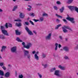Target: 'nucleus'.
<instances>
[{
    "label": "nucleus",
    "mask_w": 78,
    "mask_h": 78,
    "mask_svg": "<svg viewBox=\"0 0 78 78\" xmlns=\"http://www.w3.org/2000/svg\"><path fill=\"white\" fill-rule=\"evenodd\" d=\"M62 28L63 31L64 33H67V32H68V30H67L66 29H68V30H70L71 31H73L70 27L67 26H64L63 27H62Z\"/></svg>",
    "instance_id": "f257e3e1"
},
{
    "label": "nucleus",
    "mask_w": 78,
    "mask_h": 78,
    "mask_svg": "<svg viewBox=\"0 0 78 78\" xmlns=\"http://www.w3.org/2000/svg\"><path fill=\"white\" fill-rule=\"evenodd\" d=\"M0 29L2 31V32L4 35L5 36H9V35L7 31L5 30V27L3 26H1L0 27Z\"/></svg>",
    "instance_id": "f03ea898"
},
{
    "label": "nucleus",
    "mask_w": 78,
    "mask_h": 78,
    "mask_svg": "<svg viewBox=\"0 0 78 78\" xmlns=\"http://www.w3.org/2000/svg\"><path fill=\"white\" fill-rule=\"evenodd\" d=\"M24 57H27L29 59L31 58V55L29 54V51L27 50H24Z\"/></svg>",
    "instance_id": "7ed1b4c3"
},
{
    "label": "nucleus",
    "mask_w": 78,
    "mask_h": 78,
    "mask_svg": "<svg viewBox=\"0 0 78 78\" xmlns=\"http://www.w3.org/2000/svg\"><path fill=\"white\" fill-rule=\"evenodd\" d=\"M67 17L66 18V19L68 20H69L72 23H73V24L75 23V21L74 18L70 17L69 15H67Z\"/></svg>",
    "instance_id": "20e7f679"
},
{
    "label": "nucleus",
    "mask_w": 78,
    "mask_h": 78,
    "mask_svg": "<svg viewBox=\"0 0 78 78\" xmlns=\"http://www.w3.org/2000/svg\"><path fill=\"white\" fill-rule=\"evenodd\" d=\"M22 45H23L24 48H27V49H29L31 47V45H32V44L31 43H28L27 45H26L25 44L24 42L22 43Z\"/></svg>",
    "instance_id": "39448f33"
},
{
    "label": "nucleus",
    "mask_w": 78,
    "mask_h": 78,
    "mask_svg": "<svg viewBox=\"0 0 78 78\" xmlns=\"http://www.w3.org/2000/svg\"><path fill=\"white\" fill-rule=\"evenodd\" d=\"M25 30L29 35H33V32H32V31H31V30H30V29H29V28H28V27H26Z\"/></svg>",
    "instance_id": "423d86ee"
},
{
    "label": "nucleus",
    "mask_w": 78,
    "mask_h": 78,
    "mask_svg": "<svg viewBox=\"0 0 78 78\" xmlns=\"http://www.w3.org/2000/svg\"><path fill=\"white\" fill-rule=\"evenodd\" d=\"M60 72V71L59 70H55L54 73V75H56V76H59L61 77V75L59 74V73Z\"/></svg>",
    "instance_id": "0eeeda50"
},
{
    "label": "nucleus",
    "mask_w": 78,
    "mask_h": 78,
    "mask_svg": "<svg viewBox=\"0 0 78 78\" xmlns=\"http://www.w3.org/2000/svg\"><path fill=\"white\" fill-rule=\"evenodd\" d=\"M51 37V33H50L48 34V35L45 37L46 40H50Z\"/></svg>",
    "instance_id": "6e6552de"
},
{
    "label": "nucleus",
    "mask_w": 78,
    "mask_h": 78,
    "mask_svg": "<svg viewBox=\"0 0 78 78\" xmlns=\"http://www.w3.org/2000/svg\"><path fill=\"white\" fill-rule=\"evenodd\" d=\"M11 51L12 53H16L17 51V47H13L11 48Z\"/></svg>",
    "instance_id": "1a4fd4ad"
},
{
    "label": "nucleus",
    "mask_w": 78,
    "mask_h": 78,
    "mask_svg": "<svg viewBox=\"0 0 78 78\" xmlns=\"http://www.w3.org/2000/svg\"><path fill=\"white\" fill-rule=\"evenodd\" d=\"M63 50H64L66 52L69 51V48L67 46H64L63 48Z\"/></svg>",
    "instance_id": "9d476101"
},
{
    "label": "nucleus",
    "mask_w": 78,
    "mask_h": 78,
    "mask_svg": "<svg viewBox=\"0 0 78 78\" xmlns=\"http://www.w3.org/2000/svg\"><path fill=\"white\" fill-rule=\"evenodd\" d=\"M76 6H68V7L69 9H70L71 11H73V9H75V8Z\"/></svg>",
    "instance_id": "9b49d317"
},
{
    "label": "nucleus",
    "mask_w": 78,
    "mask_h": 78,
    "mask_svg": "<svg viewBox=\"0 0 78 78\" xmlns=\"http://www.w3.org/2000/svg\"><path fill=\"white\" fill-rule=\"evenodd\" d=\"M4 76L5 78H9L10 76V73L9 72H6L4 75Z\"/></svg>",
    "instance_id": "f8f14e48"
},
{
    "label": "nucleus",
    "mask_w": 78,
    "mask_h": 78,
    "mask_svg": "<svg viewBox=\"0 0 78 78\" xmlns=\"http://www.w3.org/2000/svg\"><path fill=\"white\" fill-rule=\"evenodd\" d=\"M20 17L21 18V19H24L25 17V14L22 13H20Z\"/></svg>",
    "instance_id": "ddd939ff"
},
{
    "label": "nucleus",
    "mask_w": 78,
    "mask_h": 78,
    "mask_svg": "<svg viewBox=\"0 0 78 78\" xmlns=\"http://www.w3.org/2000/svg\"><path fill=\"white\" fill-rule=\"evenodd\" d=\"M58 67L59 69L62 70H66V68L64 66H62L61 65H59Z\"/></svg>",
    "instance_id": "4468645a"
},
{
    "label": "nucleus",
    "mask_w": 78,
    "mask_h": 78,
    "mask_svg": "<svg viewBox=\"0 0 78 78\" xmlns=\"http://www.w3.org/2000/svg\"><path fill=\"white\" fill-rule=\"evenodd\" d=\"M34 58L35 59H36L37 61H39V56H38L36 54H35L34 55Z\"/></svg>",
    "instance_id": "2eb2a0df"
},
{
    "label": "nucleus",
    "mask_w": 78,
    "mask_h": 78,
    "mask_svg": "<svg viewBox=\"0 0 78 78\" xmlns=\"http://www.w3.org/2000/svg\"><path fill=\"white\" fill-rule=\"evenodd\" d=\"M15 33L16 35H20V34H21L20 32H19L18 30H15Z\"/></svg>",
    "instance_id": "dca6fc26"
},
{
    "label": "nucleus",
    "mask_w": 78,
    "mask_h": 78,
    "mask_svg": "<svg viewBox=\"0 0 78 78\" xmlns=\"http://www.w3.org/2000/svg\"><path fill=\"white\" fill-rule=\"evenodd\" d=\"M27 6H28V7H29V8H27V11H30L31 10V8H32V7H31V5H27Z\"/></svg>",
    "instance_id": "f3484780"
},
{
    "label": "nucleus",
    "mask_w": 78,
    "mask_h": 78,
    "mask_svg": "<svg viewBox=\"0 0 78 78\" xmlns=\"http://www.w3.org/2000/svg\"><path fill=\"white\" fill-rule=\"evenodd\" d=\"M41 56L42 58H45L47 56V54L44 53H42Z\"/></svg>",
    "instance_id": "a211bd4d"
},
{
    "label": "nucleus",
    "mask_w": 78,
    "mask_h": 78,
    "mask_svg": "<svg viewBox=\"0 0 78 78\" xmlns=\"http://www.w3.org/2000/svg\"><path fill=\"white\" fill-rule=\"evenodd\" d=\"M59 10L61 13H62V12H63L64 10V7L63 6L62 7L61 9H59Z\"/></svg>",
    "instance_id": "6ab92c4d"
},
{
    "label": "nucleus",
    "mask_w": 78,
    "mask_h": 78,
    "mask_svg": "<svg viewBox=\"0 0 78 78\" xmlns=\"http://www.w3.org/2000/svg\"><path fill=\"white\" fill-rule=\"evenodd\" d=\"M0 38L1 39H6V38L3 35H1L0 36Z\"/></svg>",
    "instance_id": "aec40b11"
},
{
    "label": "nucleus",
    "mask_w": 78,
    "mask_h": 78,
    "mask_svg": "<svg viewBox=\"0 0 78 78\" xmlns=\"http://www.w3.org/2000/svg\"><path fill=\"white\" fill-rule=\"evenodd\" d=\"M0 75L2 76H4V72L1 70H0Z\"/></svg>",
    "instance_id": "412c9836"
},
{
    "label": "nucleus",
    "mask_w": 78,
    "mask_h": 78,
    "mask_svg": "<svg viewBox=\"0 0 78 78\" xmlns=\"http://www.w3.org/2000/svg\"><path fill=\"white\" fill-rule=\"evenodd\" d=\"M55 50L56 51L58 50V44L55 43Z\"/></svg>",
    "instance_id": "4be33fe9"
},
{
    "label": "nucleus",
    "mask_w": 78,
    "mask_h": 78,
    "mask_svg": "<svg viewBox=\"0 0 78 78\" xmlns=\"http://www.w3.org/2000/svg\"><path fill=\"white\" fill-rule=\"evenodd\" d=\"M55 70H56V68L55 67H54V68H52L50 70V72H54V71H55Z\"/></svg>",
    "instance_id": "5701e85b"
},
{
    "label": "nucleus",
    "mask_w": 78,
    "mask_h": 78,
    "mask_svg": "<svg viewBox=\"0 0 78 78\" xmlns=\"http://www.w3.org/2000/svg\"><path fill=\"white\" fill-rule=\"evenodd\" d=\"M42 66H44V69H46L47 67V66H48V65L47 64H42Z\"/></svg>",
    "instance_id": "b1692460"
},
{
    "label": "nucleus",
    "mask_w": 78,
    "mask_h": 78,
    "mask_svg": "<svg viewBox=\"0 0 78 78\" xmlns=\"http://www.w3.org/2000/svg\"><path fill=\"white\" fill-rule=\"evenodd\" d=\"M6 46H2V49L1 50L2 52L3 51V50H5V49H6Z\"/></svg>",
    "instance_id": "393cba45"
},
{
    "label": "nucleus",
    "mask_w": 78,
    "mask_h": 78,
    "mask_svg": "<svg viewBox=\"0 0 78 78\" xmlns=\"http://www.w3.org/2000/svg\"><path fill=\"white\" fill-rule=\"evenodd\" d=\"M16 25L17 27H21L22 26V23H16Z\"/></svg>",
    "instance_id": "a878e982"
},
{
    "label": "nucleus",
    "mask_w": 78,
    "mask_h": 78,
    "mask_svg": "<svg viewBox=\"0 0 78 78\" xmlns=\"http://www.w3.org/2000/svg\"><path fill=\"white\" fill-rule=\"evenodd\" d=\"M73 1V0H68L67 2V3H68V4H71Z\"/></svg>",
    "instance_id": "bb28decb"
},
{
    "label": "nucleus",
    "mask_w": 78,
    "mask_h": 78,
    "mask_svg": "<svg viewBox=\"0 0 78 78\" xmlns=\"http://www.w3.org/2000/svg\"><path fill=\"white\" fill-rule=\"evenodd\" d=\"M37 74L39 76V77L40 78H42V75H41V73H37Z\"/></svg>",
    "instance_id": "cd10ccee"
},
{
    "label": "nucleus",
    "mask_w": 78,
    "mask_h": 78,
    "mask_svg": "<svg viewBox=\"0 0 78 78\" xmlns=\"http://www.w3.org/2000/svg\"><path fill=\"white\" fill-rule=\"evenodd\" d=\"M17 6L16 5L14 7L12 11H15L16 10V9H17Z\"/></svg>",
    "instance_id": "c85d7f7f"
},
{
    "label": "nucleus",
    "mask_w": 78,
    "mask_h": 78,
    "mask_svg": "<svg viewBox=\"0 0 78 78\" xmlns=\"http://www.w3.org/2000/svg\"><path fill=\"white\" fill-rule=\"evenodd\" d=\"M8 26L10 28H12V25L11 23H8Z\"/></svg>",
    "instance_id": "c756f323"
},
{
    "label": "nucleus",
    "mask_w": 78,
    "mask_h": 78,
    "mask_svg": "<svg viewBox=\"0 0 78 78\" xmlns=\"http://www.w3.org/2000/svg\"><path fill=\"white\" fill-rule=\"evenodd\" d=\"M19 78H25V77H23V76L22 74L19 75Z\"/></svg>",
    "instance_id": "7c9ffc66"
},
{
    "label": "nucleus",
    "mask_w": 78,
    "mask_h": 78,
    "mask_svg": "<svg viewBox=\"0 0 78 78\" xmlns=\"http://www.w3.org/2000/svg\"><path fill=\"white\" fill-rule=\"evenodd\" d=\"M16 40L18 42H22V40H20V39L19 37H17L16 38Z\"/></svg>",
    "instance_id": "2f4dec72"
},
{
    "label": "nucleus",
    "mask_w": 78,
    "mask_h": 78,
    "mask_svg": "<svg viewBox=\"0 0 78 78\" xmlns=\"http://www.w3.org/2000/svg\"><path fill=\"white\" fill-rule=\"evenodd\" d=\"M43 17H45L47 16V17H48V14L47 13H43L42 14Z\"/></svg>",
    "instance_id": "473e14b6"
},
{
    "label": "nucleus",
    "mask_w": 78,
    "mask_h": 78,
    "mask_svg": "<svg viewBox=\"0 0 78 78\" xmlns=\"http://www.w3.org/2000/svg\"><path fill=\"white\" fill-rule=\"evenodd\" d=\"M64 59H69V57L67 56H64Z\"/></svg>",
    "instance_id": "72a5a7b5"
},
{
    "label": "nucleus",
    "mask_w": 78,
    "mask_h": 78,
    "mask_svg": "<svg viewBox=\"0 0 78 78\" xmlns=\"http://www.w3.org/2000/svg\"><path fill=\"white\" fill-rule=\"evenodd\" d=\"M55 15H56V16L57 17H59V18H62V16H59L57 14H56Z\"/></svg>",
    "instance_id": "f704fd0d"
},
{
    "label": "nucleus",
    "mask_w": 78,
    "mask_h": 78,
    "mask_svg": "<svg viewBox=\"0 0 78 78\" xmlns=\"http://www.w3.org/2000/svg\"><path fill=\"white\" fill-rule=\"evenodd\" d=\"M75 10L76 12H77V13H78V7L76 6L75 9Z\"/></svg>",
    "instance_id": "c9c22d12"
},
{
    "label": "nucleus",
    "mask_w": 78,
    "mask_h": 78,
    "mask_svg": "<svg viewBox=\"0 0 78 78\" xmlns=\"http://www.w3.org/2000/svg\"><path fill=\"white\" fill-rule=\"evenodd\" d=\"M44 17H41L40 18V20H41V22H42V21H44Z\"/></svg>",
    "instance_id": "e433bc0d"
},
{
    "label": "nucleus",
    "mask_w": 78,
    "mask_h": 78,
    "mask_svg": "<svg viewBox=\"0 0 78 78\" xmlns=\"http://www.w3.org/2000/svg\"><path fill=\"white\" fill-rule=\"evenodd\" d=\"M24 25H29V23H28V22H25V23L23 24Z\"/></svg>",
    "instance_id": "4c0bfd02"
},
{
    "label": "nucleus",
    "mask_w": 78,
    "mask_h": 78,
    "mask_svg": "<svg viewBox=\"0 0 78 78\" xmlns=\"http://www.w3.org/2000/svg\"><path fill=\"white\" fill-rule=\"evenodd\" d=\"M30 16H32L33 17H34L35 15H34V13H30L29 14Z\"/></svg>",
    "instance_id": "58836bf2"
},
{
    "label": "nucleus",
    "mask_w": 78,
    "mask_h": 78,
    "mask_svg": "<svg viewBox=\"0 0 78 78\" xmlns=\"http://www.w3.org/2000/svg\"><path fill=\"white\" fill-rule=\"evenodd\" d=\"M63 22H65V23H68L67 21V20H66L65 19H63Z\"/></svg>",
    "instance_id": "ea45409f"
},
{
    "label": "nucleus",
    "mask_w": 78,
    "mask_h": 78,
    "mask_svg": "<svg viewBox=\"0 0 78 78\" xmlns=\"http://www.w3.org/2000/svg\"><path fill=\"white\" fill-rule=\"evenodd\" d=\"M2 69H3V70H6V67L4 66H2Z\"/></svg>",
    "instance_id": "a19ab883"
},
{
    "label": "nucleus",
    "mask_w": 78,
    "mask_h": 78,
    "mask_svg": "<svg viewBox=\"0 0 78 78\" xmlns=\"http://www.w3.org/2000/svg\"><path fill=\"white\" fill-rule=\"evenodd\" d=\"M4 66V62H1L0 63V66L1 67H2V66Z\"/></svg>",
    "instance_id": "79ce46f5"
},
{
    "label": "nucleus",
    "mask_w": 78,
    "mask_h": 78,
    "mask_svg": "<svg viewBox=\"0 0 78 78\" xmlns=\"http://www.w3.org/2000/svg\"><path fill=\"white\" fill-rule=\"evenodd\" d=\"M29 22L32 25H34V23L32 21L30 20L29 21Z\"/></svg>",
    "instance_id": "37998d69"
},
{
    "label": "nucleus",
    "mask_w": 78,
    "mask_h": 78,
    "mask_svg": "<svg viewBox=\"0 0 78 78\" xmlns=\"http://www.w3.org/2000/svg\"><path fill=\"white\" fill-rule=\"evenodd\" d=\"M33 20L35 22H38L39 21V20H36L35 19H34Z\"/></svg>",
    "instance_id": "c03bdc74"
},
{
    "label": "nucleus",
    "mask_w": 78,
    "mask_h": 78,
    "mask_svg": "<svg viewBox=\"0 0 78 78\" xmlns=\"http://www.w3.org/2000/svg\"><path fill=\"white\" fill-rule=\"evenodd\" d=\"M54 9H55V10H56V11H57L58 10V7L56 6H54Z\"/></svg>",
    "instance_id": "a18cd8bd"
},
{
    "label": "nucleus",
    "mask_w": 78,
    "mask_h": 78,
    "mask_svg": "<svg viewBox=\"0 0 78 78\" xmlns=\"http://www.w3.org/2000/svg\"><path fill=\"white\" fill-rule=\"evenodd\" d=\"M56 4H57V5H61V2H60V1H58L56 2Z\"/></svg>",
    "instance_id": "49530a36"
},
{
    "label": "nucleus",
    "mask_w": 78,
    "mask_h": 78,
    "mask_svg": "<svg viewBox=\"0 0 78 78\" xmlns=\"http://www.w3.org/2000/svg\"><path fill=\"white\" fill-rule=\"evenodd\" d=\"M5 27L7 28H8V23H5Z\"/></svg>",
    "instance_id": "de8ad7c7"
},
{
    "label": "nucleus",
    "mask_w": 78,
    "mask_h": 78,
    "mask_svg": "<svg viewBox=\"0 0 78 78\" xmlns=\"http://www.w3.org/2000/svg\"><path fill=\"white\" fill-rule=\"evenodd\" d=\"M75 49H76V50H78V44L76 45V46L75 47Z\"/></svg>",
    "instance_id": "09e8293b"
},
{
    "label": "nucleus",
    "mask_w": 78,
    "mask_h": 78,
    "mask_svg": "<svg viewBox=\"0 0 78 78\" xmlns=\"http://www.w3.org/2000/svg\"><path fill=\"white\" fill-rule=\"evenodd\" d=\"M36 5H37V6H42V4L41 3H38Z\"/></svg>",
    "instance_id": "8fccbe9b"
},
{
    "label": "nucleus",
    "mask_w": 78,
    "mask_h": 78,
    "mask_svg": "<svg viewBox=\"0 0 78 78\" xmlns=\"http://www.w3.org/2000/svg\"><path fill=\"white\" fill-rule=\"evenodd\" d=\"M56 22H60V20H59L58 19H57L56 20Z\"/></svg>",
    "instance_id": "3c124183"
},
{
    "label": "nucleus",
    "mask_w": 78,
    "mask_h": 78,
    "mask_svg": "<svg viewBox=\"0 0 78 78\" xmlns=\"http://www.w3.org/2000/svg\"><path fill=\"white\" fill-rule=\"evenodd\" d=\"M59 38L60 39H61V40H62V36H59Z\"/></svg>",
    "instance_id": "603ef678"
},
{
    "label": "nucleus",
    "mask_w": 78,
    "mask_h": 78,
    "mask_svg": "<svg viewBox=\"0 0 78 78\" xmlns=\"http://www.w3.org/2000/svg\"><path fill=\"white\" fill-rule=\"evenodd\" d=\"M33 32L34 33V34H36H36H37V33H36V32L34 30L33 31Z\"/></svg>",
    "instance_id": "864d4df0"
},
{
    "label": "nucleus",
    "mask_w": 78,
    "mask_h": 78,
    "mask_svg": "<svg viewBox=\"0 0 78 78\" xmlns=\"http://www.w3.org/2000/svg\"><path fill=\"white\" fill-rule=\"evenodd\" d=\"M62 46L60 44H59L58 45V48H61V47Z\"/></svg>",
    "instance_id": "5fc2aeb1"
},
{
    "label": "nucleus",
    "mask_w": 78,
    "mask_h": 78,
    "mask_svg": "<svg viewBox=\"0 0 78 78\" xmlns=\"http://www.w3.org/2000/svg\"><path fill=\"white\" fill-rule=\"evenodd\" d=\"M32 54L34 55V54H35L36 53V51H33L32 52Z\"/></svg>",
    "instance_id": "6e6d98bb"
},
{
    "label": "nucleus",
    "mask_w": 78,
    "mask_h": 78,
    "mask_svg": "<svg viewBox=\"0 0 78 78\" xmlns=\"http://www.w3.org/2000/svg\"><path fill=\"white\" fill-rule=\"evenodd\" d=\"M61 24H58V25H57V26L59 28V27H61Z\"/></svg>",
    "instance_id": "4d7b16f0"
},
{
    "label": "nucleus",
    "mask_w": 78,
    "mask_h": 78,
    "mask_svg": "<svg viewBox=\"0 0 78 78\" xmlns=\"http://www.w3.org/2000/svg\"><path fill=\"white\" fill-rule=\"evenodd\" d=\"M58 28L59 27L57 26L56 27H55V30H58Z\"/></svg>",
    "instance_id": "13d9d810"
},
{
    "label": "nucleus",
    "mask_w": 78,
    "mask_h": 78,
    "mask_svg": "<svg viewBox=\"0 0 78 78\" xmlns=\"http://www.w3.org/2000/svg\"><path fill=\"white\" fill-rule=\"evenodd\" d=\"M39 54V52L37 51L36 52V53L35 55H37Z\"/></svg>",
    "instance_id": "bf43d9fd"
},
{
    "label": "nucleus",
    "mask_w": 78,
    "mask_h": 78,
    "mask_svg": "<svg viewBox=\"0 0 78 78\" xmlns=\"http://www.w3.org/2000/svg\"><path fill=\"white\" fill-rule=\"evenodd\" d=\"M0 12H3V10L1 9H0Z\"/></svg>",
    "instance_id": "052dcab7"
},
{
    "label": "nucleus",
    "mask_w": 78,
    "mask_h": 78,
    "mask_svg": "<svg viewBox=\"0 0 78 78\" xmlns=\"http://www.w3.org/2000/svg\"><path fill=\"white\" fill-rule=\"evenodd\" d=\"M18 21L22 22V20H18Z\"/></svg>",
    "instance_id": "680f3d73"
},
{
    "label": "nucleus",
    "mask_w": 78,
    "mask_h": 78,
    "mask_svg": "<svg viewBox=\"0 0 78 78\" xmlns=\"http://www.w3.org/2000/svg\"><path fill=\"white\" fill-rule=\"evenodd\" d=\"M14 21L15 22H18V20H15Z\"/></svg>",
    "instance_id": "e2e57ef3"
},
{
    "label": "nucleus",
    "mask_w": 78,
    "mask_h": 78,
    "mask_svg": "<svg viewBox=\"0 0 78 78\" xmlns=\"http://www.w3.org/2000/svg\"><path fill=\"white\" fill-rule=\"evenodd\" d=\"M2 59V56H1L0 55V59Z\"/></svg>",
    "instance_id": "0e129e2a"
},
{
    "label": "nucleus",
    "mask_w": 78,
    "mask_h": 78,
    "mask_svg": "<svg viewBox=\"0 0 78 78\" xmlns=\"http://www.w3.org/2000/svg\"><path fill=\"white\" fill-rule=\"evenodd\" d=\"M67 40H68L67 38H66V39H65V41H67Z\"/></svg>",
    "instance_id": "69168bd1"
},
{
    "label": "nucleus",
    "mask_w": 78,
    "mask_h": 78,
    "mask_svg": "<svg viewBox=\"0 0 78 78\" xmlns=\"http://www.w3.org/2000/svg\"><path fill=\"white\" fill-rule=\"evenodd\" d=\"M15 74H16V75H17V72H15Z\"/></svg>",
    "instance_id": "338daca9"
},
{
    "label": "nucleus",
    "mask_w": 78,
    "mask_h": 78,
    "mask_svg": "<svg viewBox=\"0 0 78 78\" xmlns=\"http://www.w3.org/2000/svg\"><path fill=\"white\" fill-rule=\"evenodd\" d=\"M8 66L9 67H10L11 66V65H10V64L8 65Z\"/></svg>",
    "instance_id": "774afa93"
}]
</instances>
